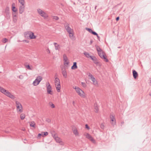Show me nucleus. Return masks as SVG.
I'll return each mask as SVG.
<instances>
[{
	"label": "nucleus",
	"instance_id": "obj_1",
	"mask_svg": "<svg viewBox=\"0 0 151 151\" xmlns=\"http://www.w3.org/2000/svg\"><path fill=\"white\" fill-rule=\"evenodd\" d=\"M96 49L97 50L98 54L100 57L102 59L104 60V61L106 62H107L109 61L108 59L107 58V56L105 55L104 52L98 46L96 45Z\"/></svg>",
	"mask_w": 151,
	"mask_h": 151
},
{
	"label": "nucleus",
	"instance_id": "obj_2",
	"mask_svg": "<svg viewBox=\"0 0 151 151\" xmlns=\"http://www.w3.org/2000/svg\"><path fill=\"white\" fill-rule=\"evenodd\" d=\"M0 91L6 96L12 99H14L15 98L14 96L11 93L2 88L1 86H0Z\"/></svg>",
	"mask_w": 151,
	"mask_h": 151
},
{
	"label": "nucleus",
	"instance_id": "obj_3",
	"mask_svg": "<svg viewBox=\"0 0 151 151\" xmlns=\"http://www.w3.org/2000/svg\"><path fill=\"white\" fill-rule=\"evenodd\" d=\"M55 83L57 91L58 92H60L61 86L60 81L59 78H55Z\"/></svg>",
	"mask_w": 151,
	"mask_h": 151
},
{
	"label": "nucleus",
	"instance_id": "obj_4",
	"mask_svg": "<svg viewBox=\"0 0 151 151\" xmlns=\"http://www.w3.org/2000/svg\"><path fill=\"white\" fill-rule=\"evenodd\" d=\"M75 89L78 94L81 97L83 98L86 97L85 94L82 90L78 87H75Z\"/></svg>",
	"mask_w": 151,
	"mask_h": 151
},
{
	"label": "nucleus",
	"instance_id": "obj_5",
	"mask_svg": "<svg viewBox=\"0 0 151 151\" xmlns=\"http://www.w3.org/2000/svg\"><path fill=\"white\" fill-rule=\"evenodd\" d=\"M37 11L38 13L44 19H46L48 17L47 14L41 9H38Z\"/></svg>",
	"mask_w": 151,
	"mask_h": 151
},
{
	"label": "nucleus",
	"instance_id": "obj_6",
	"mask_svg": "<svg viewBox=\"0 0 151 151\" xmlns=\"http://www.w3.org/2000/svg\"><path fill=\"white\" fill-rule=\"evenodd\" d=\"M42 77L41 76H38L33 81V84L34 86H36L38 85L40 82L42 80Z\"/></svg>",
	"mask_w": 151,
	"mask_h": 151
},
{
	"label": "nucleus",
	"instance_id": "obj_7",
	"mask_svg": "<svg viewBox=\"0 0 151 151\" xmlns=\"http://www.w3.org/2000/svg\"><path fill=\"white\" fill-rule=\"evenodd\" d=\"M47 87V91L48 94L52 95V87L49 83L47 82L46 83Z\"/></svg>",
	"mask_w": 151,
	"mask_h": 151
},
{
	"label": "nucleus",
	"instance_id": "obj_8",
	"mask_svg": "<svg viewBox=\"0 0 151 151\" xmlns=\"http://www.w3.org/2000/svg\"><path fill=\"white\" fill-rule=\"evenodd\" d=\"M60 68L62 70V74L63 77L65 78H67V74L65 67L64 66H61Z\"/></svg>",
	"mask_w": 151,
	"mask_h": 151
},
{
	"label": "nucleus",
	"instance_id": "obj_9",
	"mask_svg": "<svg viewBox=\"0 0 151 151\" xmlns=\"http://www.w3.org/2000/svg\"><path fill=\"white\" fill-rule=\"evenodd\" d=\"M72 130L74 134L76 136H79V132L76 127L73 126L72 128Z\"/></svg>",
	"mask_w": 151,
	"mask_h": 151
},
{
	"label": "nucleus",
	"instance_id": "obj_10",
	"mask_svg": "<svg viewBox=\"0 0 151 151\" xmlns=\"http://www.w3.org/2000/svg\"><path fill=\"white\" fill-rule=\"evenodd\" d=\"M65 27L68 33L73 32V30L72 29H71L69 27V24L67 23L65 25Z\"/></svg>",
	"mask_w": 151,
	"mask_h": 151
},
{
	"label": "nucleus",
	"instance_id": "obj_11",
	"mask_svg": "<svg viewBox=\"0 0 151 151\" xmlns=\"http://www.w3.org/2000/svg\"><path fill=\"white\" fill-rule=\"evenodd\" d=\"M91 58L93 61V62L94 63H95L96 65H98V64L99 63V61L98 60L97 58L95 56H92L91 57Z\"/></svg>",
	"mask_w": 151,
	"mask_h": 151
},
{
	"label": "nucleus",
	"instance_id": "obj_12",
	"mask_svg": "<svg viewBox=\"0 0 151 151\" xmlns=\"http://www.w3.org/2000/svg\"><path fill=\"white\" fill-rule=\"evenodd\" d=\"M29 38L30 39H35L36 38V36L34 35V33L30 31H29Z\"/></svg>",
	"mask_w": 151,
	"mask_h": 151
},
{
	"label": "nucleus",
	"instance_id": "obj_13",
	"mask_svg": "<svg viewBox=\"0 0 151 151\" xmlns=\"http://www.w3.org/2000/svg\"><path fill=\"white\" fill-rule=\"evenodd\" d=\"M110 117L111 119V123L112 124L114 125L116 124V120L114 116L112 115H110Z\"/></svg>",
	"mask_w": 151,
	"mask_h": 151
},
{
	"label": "nucleus",
	"instance_id": "obj_14",
	"mask_svg": "<svg viewBox=\"0 0 151 151\" xmlns=\"http://www.w3.org/2000/svg\"><path fill=\"white\" fill-rule=\"evenodd\" d=\"M25 6L24 5V6L22 5L20 6L19 8V13L22 14L24 12V11Z\"/></svg>",
	"mask_w": 151,
	"mask_h": 151
},
{
	"label": "nucleus",
	"instance_id": "obj_15",
	"mask_svg": "<svg viewBox=\"0 0 151 151\" xmlns=\"http://www.w3.org/2000/svg\"><path fill=\"white\" fill-rule=\"evenodd\" d=\"M132 74L134 79H136L138 76L137 73L135 70H132Z\"/></svg>",
	"mask_w": 151,
	"mask_h": 151
},
{
	"label": "nucleus",
	"instance_id": "obj_16",
	"mask_svg": "<svg viewBox=\"0 0 151 151\" xmlns=\"http://www.w3.org/2000/svg\"><path fill=\"white\" fill-rule=\"evenodd\" d=\"M17 110L18 112H20V113L22 112V106L21 105V106H18L17 107Z\"/></svg>",
	"mask_w": 151,
	"mask_h": 151
},
{
	"label": "nucleus",
	"instance_id": "obj_17",
	"mask_svg": "<svg viewBox=\"0 0 151 151\" xmlns=\"http://www.w3.org/2000/svg\"><path fill=\"white\" fill-rule=\"evenodd\" d=\"M24 65L25 68L29 70H32V69L30 67V66L28 63H25L24 64Z\"/></svg>",
	"mask_w": 151,
	"mask_h": 151
},
{
	"label": "nucleus",
	"instance_id": "obj_18",
	"mask_svg": "<svg viewBox=\"0 0 151 151\" xmlns=\"http://www.w3.org/2000/svg\"><path fill=\"white\" fill-rule=\"evenodd\" d=\"M14 6L15 4L14 3H13L12 4V10L13 11L15 12L17 11V9Z\"/></svg>",
	"mask_w": 151,
	"mask_h": 151
},
{
	"label": "nucleus",
	"instance_id": "obj_19",
	"mask_svg": "<svg viewBox=\"0 0 151 151\" xmlns=\"http://www.w3.org/2000/svg\"><path fill=\"white\" fill-rule=\"evenodd\" d=\"M78 68L77 65V63L76 62H74L73 63V65L71 67L72 69H75L77 68Z\"/></svg>",
	"mask_w": 151,
	"mask_h": 151
},
{
	"label": "nucleus",
	"instance_id": "obj_20",
	"mask_svg": "<svg viewBox=\"0 0 151 151\" xmlns=\"http://www.w3.org/2000/svg\"><path fill=\"white\" fill-rule=\"evenodd\" d=\"M30 126L34 128L35 127L36 124L34 121H32L30 122Z\"/></svg>",
	"mask_w": 151,
	"mask_h": 151
},
{
	"label": "nucleus",
	"instance_id": "obj_21",
	"mask_svg": "<svg viewBox=\"0 0 151 151\" xmlns=\"http://www.w3.org/2000/svg\"><path fill=\"white\" fill-rule=\"evenodd\" d=\"M83 54L85 55V56L87 58H91V57H92V56L90 55V54L88 52H84L83 53Z\"/></svg>",
	"mask_w": 151,
	"mask_h": 151
},
{
	"label": "nucleus",
	"instance_id": "obj_22",
	"mask_svg": "<svg viewBox=\"0 0 151 151\" xmlns=\"http://www.w3.org/2000/svg\"><path fill=\"white\" fill-rule=\"evenodd\" d=\"M91 79L94 85H96L97 84V82L94 77H92Z\"/></svg>",
	"mask_w": 151,
	"mask_h": 151
},
{
	"label": "nucleus",
	"instance_id": "obj_23",
	"mask_svg": "<svg viewBox=\"0 0 151 151\" xmlns=\"http://www.w3.org/2000/svg\"><path fill=\"white\" fill-rule=\"evenodd\" d=\"M19 2L21 4L22 6H24L25 4L24 0H18Z\"/></svg>",
	"mask_w": 151,
	"mask_h": 151
},
{
	"label": "nucleus",
	"instance_id": "obj_24",
	"mask_svg": "<svg viewBox=\"0 0 151 151\" xmlns=\"http://www.w3.org/2000/svg\"><path fill=\"white\" fill-rule=\"evenodd\" d=\"M55 139L57 142L60 143L62 142L61 139L58 137Z\"/></svg>",
	"mask_w": 151,
	"mask_h": 151
},
{
	"label": "nucleus",
	"instance_id": "obj_25",
	"mask_svg": "<svg viewBox=\"0 0 151 151\" xmlns=\"http://www.w3.org/2000/svg\"><path fill=\"white\" fill-rule=\"evenodd\" d=\"M29 31L25 32L24 33V36L27 38H28L29 37Z\"/></svg>",
	"mask_w": 151,
	"mask_h": 151
},
{
	"label": "nucleus",
	"instance_id": "obj_26",
	"mask_svg": "<svg viewBox=\"0 0 151 151\" xmlns=\"http://www.w3.org/2000/svg\"><path fill=\"white\" fill-rule=\"evenodd\" d=\"M25 115L24 114L22 113L20 115V118L21 120H23L25 118Z\"/></svg>",
	"mask_w": 151,
	"mask_h": 151
},
{
	"label": "nucleus",
	"instance_id": "obj_27",
	"mask_svg": "<svg viewBox=\"0 0 151 151\" xmlns=\"http://www.w3.org/2000/svg\"><path fill=\"white\" fill-rule=\"evenodd\" d=\"M68 33L69 34V36L70 37L71 39L73 38L74 35L73 31L71 32H70Z\"/></svg>",
	"mask_w": 151,
	"mask_h": 151
},
{
	"label": "nucleus",
	"instance_id": "obj_28",
	"mask_svg": "<svg viewBox=\"0 0 151 151\" xmlns=\"http://www.w3.org/2000/svg\"><path fill=\"white\" fill-rule=\"evenodd\" d=\"M94 106L95 108V111L96 112H97L98 111V108L97 106V105L96 104H94Z\"/></svg>",
	"mask_w": 151,
	"mask_h": 151
},
{
	"label": "nucleus",
	"instance_id": "obj_29",
	"mask_svg": "<svg viewBox=\"0 0 151 151\" xmlns=\"http://www.w3.org/2000/svg\"><path fill=\"white\" fill-rule=\"evenodd\" d=\"M63 58L64 61L67 62V61L68 60V58L65 54L63 55Z\"/></svg>",
	"mask_w": 151,
	"mask_h": 151
},
{
	"label": "nucleus",
	"instance_id": "obj_30",
	"mask_svg": "<svg viewBox=\"0 0 151 151\" xmlns=\"http://www.w3.org/2000/svg\"><path fill=\"white\" fill-rule=\"evenodd\" d=\"M49 104L50 105V107L52 108H54L55 107V105L51 102H50L49 103Z\"/></svg>",
	"mask_w": 151,
	"mask_h": 151
},
{
	"label": "nucleus",
	"instance_id": "obj_31",
	"mask_svg": "<svg viewBox=\"0 0 151 151\" xmlns=\"http://www.w3.org/2000/svg\"><path fill=\"white\" fill-rule=\"evenodd\" d=\"M48 134V133L46 132L42 133V136L43 137H44L45 136L47 135Z\"/></svg>",
	"mask_w": 151,
	"mask_h": 151
},
{
	"label": "nucleus",
	"instance_id": "obj_32",
	"mask_svg": "<svg viewBox=\"0 0 151 151\" xmlns=\"http://www.w3.org/2000/svg\"><path fill=\"white\" fill-rule=\"evenodd\" d=\"M52 136L54 139L57 138L58 137L57 134L55 133H53L52 134Z\"/></svg>",
	"mask_w": 151,
	"mask_h": 151
},
{
	"label": "nucleus",
	"instance_id": "obj_33",
	"mask_svg": "<svg viewBox=\"0 0 151 151\" xmlns=\"http://www.w3.org/2000/svg\"><path fill=\"white\" fill-rule=\"evenodd\" d=\"M16 106L17 107L18 106H21L22 105L20 103L17 101H16Z\"/></svg>",
	"mask_w": 151,
	"mask_h": 151
},
{
	"label": "nucleus",
	"instance_id": "obj_34",
	"mask_svg": "<svg viewBox=\"0 0 151 151\" xmlns=\"http://www.w3.org/2000/svg\"><path fill=\"white\" fill-rule=\"evenodd\" d=\"M55 49L56 50H59L60 49V46L59 45H57L55 47Z\"/></svg>",
	"mask_w": 151,
	"mask_h": 151
},
{
	"label": "nucleus",
	"instance_id": "obj_35",
	"mask_svg": "<svg viewBox=\"0 0 151 151\" xmlns=\"http://www.w3.org/2000/svg\"><path fill=\"white\" fill-rule=\"evenodd\" d=\"M86 29L90 33H91L93 31L92 29L89 28H86Z\"/></svg>",
	"mask_w": 151,
	"mask_h": 151
},
{
	"label": "nucleus",
	"instance_id": "obj_36",
	"mask_svg": "<svg viewBox=\"0 0 151 151\" xmlns=\"http://www.w3.org/2000/svg\"><path fill=\"white\" fill-rule=\"evenodd\" d=\"M52 17H53V19H55L56 20H58L59 19V18L57 16H52Z\"/></svg>",
	"mask_w": 151,
	"mask_h": 151
},
{
	"label": "nucleus",
	"instance_id": "obj_37",
	"mask_svg": "<svg viewBox=\"0 0 151 151\" xmlns=\"http://www.w3.org/2000/svg\"><path fill=\"white\" fill-rule=\"evenodd\" d=\"M8 40L6 38H4L2 40V41L4 43H6L8 41Z\"/></svg>",
	"mask_w": 151,
	"mask_h": 151
},
{
	"label": "nucleus",
	"instance_id": "obj_38",
	"mask_svg": "<svg viewBox=\"0 0 151 151\" xmlns=\"http://www.w3.org/2000/svg\"><path fill=\"white\" fill-rule=\"evenodd\" d=\"M86 136V138H88L89 139L91 137V136L88 133H87Z\"/></svg>",
	"mask_w": 151,
	"mask_h": 151
},
{
	"label": "nucleus",
	"instance_id": "obj_39",
	"mask_svg": "<svg viewBox=\"0 0 151 151\" xmlns=\"http://www.w3.org/2000/svg\"><path fill=\"white\" fill-rule=\"evenodd\" d=\"M89 139L93 143L95 142V140L92 137H90V138Z\"/></svg>",
	"mask_w": 151,
	"mask_h": 151
},
{
	"label": "nucleus",
	"instance_id": "obj_40",
	"mask_svg": "<svg viewBox=\"0 0 151 151\" xmlns=\"http://www.w3.org/2000/svg\"><path fill=\"white\" fill-rule=\"evenodd\" d=\"M91 33L94 35H96V36H97V35L98 34L96 32H94V31H92Z\"/></svg>",
	"mask_w": 151,
	"mask_h": 151
},
{
	"label": "nucleus",
	"instance_id": "obj_41",
	"mask_svg": "<svg viewBox=\"0 0 151 151\" xmlns=\"http://www.w3.org/2000/svg\"><path fill=\"white\" fill-rule=\"evenodd\" d=\"M17 17H13V20L14 22H16L17 21Z\"/></svg>",
	"mask_w": 151,
	"mask_h": 151
},
{
	"label": "nucleus",
	"instance_id": "obj_42",
	"mask_svg": "<svg viewBox=\"0 0 151 151\" xmlns=\"http://www.w3.org/2000/svg\"><path fill=\"white\" fill-rule=\"evenodd\" d=\"M64 65H68L69 63V62L67 61V62H65V61H64Z\"/></svg>",
	"mask_w": 151,
	"mask_h": 151
},
{
	"label": "nucleus",
	"instance_id": "obj_43",
	"mask_svg": "<svg viewBox=\"0 0 151 151\" xmlns=\"http://www.w3.org/2000/svg\"><path fill=\"white\" fill-rule=\"evenodd\" d=\"M46 121L47 122H51V120L49 118L46 119Z\"/></svg>",
	"mask_w": 151,
	"mask_h": 151
},
{
	"label": "nucleus",
	"instance_id": "obj_44",
	"mask_svg": "<svg viewBox=\"0 0 151 151\" xmlns=\"http://www.w3.org/2000/svg\"><path fill=\"white\" fill-rule=\"evenodd\" d=\"M19 78L20 79H22L23 78V76L22 75H20L19 76Z\"/></svg>",
	"mask_w": 151,
	"mask_h": 151
},
{
	"label": "nucleus",
	"instance_id": "obj_45",
	"mask_svg": "<svg viewBox=\"0 0 151 151\" xmlns=\"http://www.w3.org/2000/svg\"><path fill=\"white\" fill-rule=\"evenodd\" d=\"M100 127H101V128L102 129H103L104 128V126L103 124H101Z\"/></svg>",
	"mask_w": 151,
	"mask_h": 151
},
{
	"label": "nucleus",
	"instance_id": "obj_46",
	"mask_svg": "<svg viewBox=\"0 0 151 151\" xmlns=\"http://www.w3.org/2000/svg\"><path fill=\"white\" fill-rule=\"evenodd\" d=\"M88 76L91 77V78H92V77H94L90 73H89V74L88 75Z\"/></svg>",
	"mask_w": 151,
	"mask_h": 151
},
{
	"label": "nucleus",
	"instance_id": "obj_47",
	"mask_svg": "<svg viewBox=\"0 0 151 151\" xmlns=\"http://www.w3.org/2000/svg\"><path fill=\"white\" fill-rule=\"evenodd\" d=\"M86 128L88 129H90L89 127H88V125L87 124H86L85 125Z\"/></svg>",
	"mask_w": 151,
	"mask_h": 151
},
{
	"label": "nucleus",
	"instance_id": "obj_48",
	"mask_svg": "<svg viewBox=\"0 0 151 151\" xmlns=\"http://www.w3.org/2000/svg\"><path fill=\"white\" fill-rule=\"evenodd\" d=\"M81 84H82V85H83V86H86V84H85V83H84L82 82Z\"/></svg>",
	"mask_w": 151,
	"mask_h": 151
},
{
	"label": "nucleus",
	"instance_id": "obj_49",
	"mask_svg": "<svg viewBox=\"0 0 151 151\" xmlns=\"http://www.w3.org/2000/svg\"><path fill=\"white\" fill-rule=\"evenodd\" d=\"M119 17H117L116 18V20L117 21H118L119 20Z\"/></svg>",
	"mask_w": 151,
	"mask_h": 151
},
{
	"label": "nucleus",
	"instance_id": "obj_50",
	"mask_svg": "<svg viewBox=\"0 0 151 151\" xmlns=\"http://www.w3.org/2000/svg\"><path fill=\"white\" fill-rule=\"evenodd\" d=\"M41 135L42 136V133L41 134L39 133L38 134V137H39Z\"/></svg>",
	"mask_w": 151,
	"mask_h": 151
},
{
	"label": "nucleus",
	"instance_id": "obj_51",
	"mask_svg": "<svg viewBox=\"0 0 151 151\" xmlns=\"http://www.w3.org/2000/svg\"><path fill=\"white\" fill-rule=\"evenodd\" d=\"M53 44L54 45H55V46H56L58 45L57 43L56 42H54Z\"/></svg>",
	"mask_w": 151,
	"mask_h": 151
},
{
	"label": "nucleus",
	"instance_id": "obj_52",
	"mask_svg": "<svg viewBox=\"0 0 151 151\" xmlns=\"http://www.w3.org/2000/svg\"><path fill=\"white\" fill-rule=\"evenodd\" d=\"M97 37L98 39L99 40H100V37L99 36H98V35H97V36H96Z\"/></svg>",
	"mask_w": 151,
	"mask_h": 151
},
{
	"label": "nucleus",
	"instance_id": "obj_53",
	"mask_svg": "<svg viewBox=\"0 0 151 151\" xmlns=\"http://www.w3.org/2000/svg\"><path fill=\"white\" fill-rule=\"evenodd\" d=\"M93 41L92 40H91V41H90V44H92V43H93Z\"/></svg>",
	"mask_w": 151,
	"mask_h": 151
},
{
	"label": "nucleus",
	"instance_id": "obj_54",
	"mask_svg": "<svg viewBox=\"0 0 151 151\" xmlns=\"http://www.w3.org/2000/svg\"><path fill=\"white\" fill-rule=\"evenodd\" d=\"M13 17H16V15H14V14H13Z\"/></svg>",
	"mask_w": 151,
	"mask_h": 151
},
{
	"label": "nucleus",
	"instance_id": "obj_55",
	"mask_svg": "<svg viewBox=\"0 0 151 151\" xmlns=\"http://www.w3.org/2000/svg\"><path fill=\"white\" fill-rule=\"evenodd\" d=\"M74 103H75L74 101H73V105H74Z\"/></svg>",
	"mask_w": 151,
	"mask_h": 151
},
{
	"label": "nucleus",
	"instance_id": "obj_56",
	"mask_svg": "<svg viewBox=\"0 0 151 151\" xmlns=\"http://www.w3.org/2000/svg\"><path fill=\"white\" fill-rule=\"evenodd\" d=\"M6 9H9V7H7V8H6Z\"/></svg>",
	"mask_w": 151,
	"mask_h": 151
},
{
	"label": "nucleus",
	"instance_id": "obj_57",
	"mask_svg": "<svg viewBox=\"0 0 151 151\" xmlns=\"http://www.w3.org/2000/svg\"><path fill=\"white\" fill-rule=\"evenodd\" d=\"M150 84H151V80H150Z\"/></svg>",
	"mask_w": 151,
	"mask_h": 151
},
{
	"label": "nucleus",
	"instance_id": "obj_58",
	"mask_svg": "<svg viewBox=\"0 0 151 151\" xmlns=\"http://www.w3.org/2000/svg\"><path fill=\"white\" fill-rule=\"evenodd\" d=\"M49 51H48V52H49L50 53V51L49 50H48Z\"/></svg>",
	"mask_w": 151,
	"mask_h": 151
},
{
	"label": "nucleus",
	"instance_id": "obj_59",
	"mask_svg": "<svg viewBox=\"0 0 151 151\" xmlns=\"http://www.w3.org/2000/svg\"><path fill=\"white\" fill-rule=\"evenodd\" d=\"M49 51H48V52H49L50 53V51L49 50H48Z\"/></svg>",
	"mask_w": 151,
	"mask_h": 151
},
{
	"label": "nucleus",
	"instance_id": "obj_60",
	"mask_svg": "<svg viewBox=\"0 0 151 151\" xmlns=\"http://www.w3.org/2000/svg\"><path fill=\"white\" fill-rule=\"evenodd\" d=\"M124 123V122H122V123L123 124V123Z\"/></svg>",
	"mask_w": 151,
	"mask_h": 151
}]
</instances>
